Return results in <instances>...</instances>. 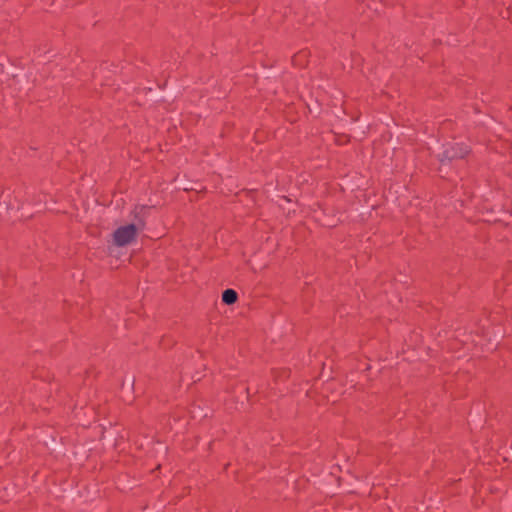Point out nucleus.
I'll use <instances>...</instances> for the list:
<instances>
[{"label": "nucleus", "instance_id": "f257e3e1", "mask_svg": "<svg viewBox=\"0 0 512 512\" xmlns=\"http://www.w3.org/2000/svg\"><path fill=\"white\" fill-rule=\"evenodd\" d=\"M137 227L134 224H127L119 227L113 234L114 244L117 246H126L136 237Z\"/></svg>", "mask_w": 512, "mask_h": 512}, {"label": "nucleus", "instance_id": "f03ea898", "mask_svg": "<svg viewBox=\"0 0 512 512\" xmlns=\"http://www.w3.org/2000/svg\"><path fill=\"white\" fill-rule=\"evenodd\" d=\"M468 153L467 147L464 146H451L449 148H446L442 155L440 156V161L443 162L444 160H450L453 158L463 157Z\"/></svg>", "mask_w": 512, "mask_h": 512}, {"label": "nucleus", "instance_id": "7ed1b4c3", "mask_svg": "<svg viewBox=\"0 0 512 512\" xmlns=\"http://www.w3.org/2000/svg\"><path fill=\"white\" fill-rule=\"evenodd\" d=\"M237 298V292L233 289H227L222 294V301L227 305L234 304L237 301Z\"/></svg>", "mask_w": 512, "mask_h": 512}]
</instances>
